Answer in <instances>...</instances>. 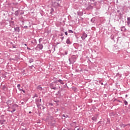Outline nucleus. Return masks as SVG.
Masks as SVG:
<instances>
[{
	"instance_id": "nucleus-1",
	"label": "nucleus",
	"mask_w": 130,
	"mask_h": 130,
	"mask_svg": "<svg viewBox=\"0 0 130 130\" xmlns=\"http://www.w3.org/2000/svg\"><path fill=\"white\" fill-rule=\"evenodd\" d=\"M61 4V0H57L56 2L53 3V5L55 7H61L60 5Z\"/></svg>"
},
{
	"instance_id": "nucleus-2",
	"label": "nucleus",
	"mask_w": 130,
	"mask_h": 130,
	"mask_svg": "<svg viewBox=\"0 0 130 130\" xmlns=\"http://www.w3.org/2000/svg\"><path fill=\"white\" fill-rule=\"evenodd\" d=\"M5 118V115H1V119H0V124H5L6 123V120L4 118Z\"/></svg>"
},
{
	"instance_id": "nucleus-3",
	"label": "nucleus",
	"mask_w": 130,
	"mask_h": 130,
	"mask_svg": "<svg viewBox=\"0 0 130 130\" xmlns=\"http://www.w3.org/2000/svg\"><path fill=\"white\" fill-rule=\"evenodd\" d=\"M50 88L52 90H57V88L54 86V84L53 83L50 84Z\"/></svg>"
},
{
	"instance_id": "nucleus-4",
	"label": "nucleus",
	"mask_w": 130,
	"mask_h": 130,
	"mask_svg": "<svg viewBox=\"0 0 130 130\" xmlns=\"http://www.w3.org/2000/svg\"><path fill=\"white\" fill-rule=\"evenodd\" d=\"M87 37H88V35L86 34V32H84L82 35V36L81 37V39L82 40H85Z\"/></svg>"
},
{
	"instance_id": "nucleus-5",
	"label": "nucleus",
	"mask_w": 130,
	"mask_h": 130,
	"mask_svg": "<svg viewBox=\"0 0 130 130\" xmlns=\"http://www.w3.org/2000/svg\"><path fill=\"white\" fill-rule=\"evenodd\" d=\"M36 103L38 107H39V106H41V103L40 102L39 99H36Z\"/></svg>"
},
{
	"instance_id": "nucleus-6",
	"label": "nucleus",
	"mask_w": 130,
	"mask_h": 130,
	"mask_svg": "<svg viewBox=\"0 0 130 130\" xmlns=\"http://www.w3.org/2000/svg\"><path fill=\"white\" fill-rule=\"evenodd\" d=\"M37 48H39V49H40V50H42V49L43 48V45H42V44H38Z\"/></svg>"
},
{
	"instance_id": "nucleus-7",
	"label": "nucleus",
	"mask_w": 130,
	"mask_h": 130,
	"mask_svg": "<svg viewBox=\"0 0 130 130\" xmlns=\"http://www.w3.org/2000/svg\"><path fill=\"white\" fill-rule=\"evenodd\" d=\"M69 61L70 62V64H72V63H74L75 62H76V60H73V59H71V58H69Z\"/></svg>"
},
{
	"instance_id": "nucleus-8",
	"label": "nucleus",
	"mask_w": 130,
	"mask_h": 130,
	"mask_svg": "<svg viewBox=\"0 0 130 130\" xmlns=\"http://www.w3.org/2000/svg\"><path fill=\"white\" fill-rule=\"evenodd\" d=\"M14 30L15 31H16V32H20V27H16L14 28Z\"/></svg>"
},
{
	"instance_id": "nucleus-9",
	"label": "nucleus",
	"mask_w": 130,
	"mask_h": 130,
	"mask_svg": "<svg viewBox=\"0 0 130 130\" xmlns=\"http://www.w3.org/2000/svg\"><path fill=\"white\" fill-rule=\"evenodd\" d=\"M53 81H54V83L55 84H57L58 80H57V78L54 77V78L53 79Z\"/></svg>"
},
{
	"instance_id": "nucleus-10",
	"label": "nucleus",
	"mask_w": 130,
	"mask_h": 130,
	"mask_svg": "<svg viewBox=\"0 0 130 130\" xmlns=\"http://www.w3.org/2000/svg\"><path fill=\"white\" fill-rule=\"evenodd\" d=\"M77 124V122H73L71 124V126H75V127H77V126H76Z\"/></svg>"
},
{
	"instance_id": "nucleus-11",
	"label": "nucleus",
	"mask_w": 130,
	"mask_h": 130,
	"mask_svg": "<svg viewBox=\"0 0 130 130\" xmlns=\"http://www.w3.org/2000/svg\"><path fill=\"white\" fill-rule=\"evenodd\" d=\"M91 119L93 120V121H97V116H94L92 117Z\"/></svg>"
},
{
	"instance_id": "nucleus-12",
	"label": "nucleus",
	"mask_w": 130,
	"mask_h": 130,
	"mask_svg": "<svg viewBox=\"0 0 130 130\" xmlns=\"http://www.w3.org/2000/svg\"><path fill=\"white\" fill-rule=\"evenodd\" d=\"M57 82L60 83V84H61V85H63L64 84V83H63V81L61 80V79L58 80Z\"/></svg>"
},
{
	"instance_id": "nucleus-13",
	"label": "nucleus",
	"mask_w": 130,
	"mask_h": 130,
	"mask_svg": "<svg viewBox=\"0 0 130 130\" xmlns=\"http://www.w3.org/2000/svg\"><path fill=\"white\" fill-rule=\"evenodd\" d=\"M126 125H127L123 124H122V123H120V127H121L122 128L125 127V126H126Z\"/></svg>"
},
{
	"instance_id": "nucleus-14",
	"label": "nucleus",
	"mask_w": 130,
	"mask_h": 130,
	"mask_svg": "<svg viewBox=\"0 0 130 130\" xmlns=\"http://www.w3.org/2000/svg\"><path fill=\"white\" fill-rule=\"evenodd\" d=\"M121 31H126V28H125V26L121 27Z\"/></svg>"
},
{
	"instance_id": "nucleus-15",
	"label": "nucleus",
	"mask_w": 130,
	"mask_h": 130,
	"mask_svg": "<svg viewBox=\"0 0 130 130\" xmlns=\"http://www.w3.org/2000/svg\"><path fill=\"white\" fill-rule=\"evenodd\" d=\"M67 44H71V41H70V39H67L66 40Z\"/></svg>"
},
{
	"instance_id": "nucleus-16",
	"label": "nucleus",
	"mask_w": 130,
	"mask_h": 130,
	"mask_svg": "<svg viewBox=\"0 0 130 130\" xmlns=\"http://www.w3.org/2000/svg\"><path fill=\"white\" fill-rule=\"evenodd\" d=\"M38 90H40V91H42V87H41V85H39L37 87Z\"/></svg>"
},
{
	"instance_id": "nucleus-17",
	"label": "nucleus",
	"mask_w": 130,
	"mask_h": 130,
	"mask_svg": "<svg viewBox=\"0 0 130 130\" xmlns=\"http://www.w3.org/2000/svg\"><path fill=\"white\" fill-rule=\"evenodd\" d=\"M127 24L128 26L130 25V17H127Z\"/></svg>"
},
{
	"instance_id": "nucleus-18",
	"label": "nucleus",
	"mask_w": 130,
	"mask_h": 130,
	"mask_svg": "<svg viewBox=\"0 0 130 130\" xmlns=\"http://www.w3.org/2000/svg\"><path fill=\"white\" fill-rule=\"evenodd\" d=\"M17 88L19 91H22V89H21V84H18Z\"/></svg>"
},
{
	"instance_id": "nucleus-19",
	"label": "nucleus",
	"mask_w": 130,
	"mask_h": 130,
	"mask_svg": "<svg viewBox=\"0 0 130 130\" xmlns=\"http://www.w3.org/2000/svg\"><path fill=\"white\" fill-rule=\"evenodd\" d=\"M14 15L15 16H16L17 17H18V16H19V11H15Z\"/></svg>"
},
{
	"instance_id": "nucleus-20",
	"label": "nucleus",
	"mask_w": 130,
	"mask_h": 130,
	"mask_svg": "<svg viewBox=\"0 0 130 130\" xmlns=\"http://www.w3.org/2000/svg\"><path fill=\"white\" fill-rule=\"evenodd\" d=\"M78 16H83V12L81 11H79L77 13Z\"/></svg>"
},
{
	"instance_id": "nucleus-21",
	"label": "nucleus",
	"mask_w": 130,
	"mask_h": 130,
	"mask_svg": "<svg viewBox=\"0 0 130 130\" xmlns=\"http://www.w3.org/2000/svg\"><path fill=\"white\" fill-rule=\"evenodd\" d=\"M34 61V60L32 58H30L29 59V63H31V62H33Z\"/></svg>"
},
{
	"instance_id": "nucleus-22",
	"label": "nucleus",
	"mask_w": 130,
	"mask_h": 130,
	"mask_svg": "<svg viewBox=\"0 0 130 130\" xmlns=\"http://www.w3.org/2000/svg\"><path fill=\"white\" fill-rule=\"evenodd\" d=\"M53 12H54V9H53V8H51L50 14H51V15H52V13H53Z\"/></svg>"
},
{
	"instance_id": "nucleus-23",
	"label": "nucleus",
	"mask_w": 130,
	"mask_h": 130,
	"mask_svg": "<svg viewBox=\"0 0 130 130\" xmlns=\"http://www.w3.org/2000/svg\"><path fill=\"white\" fill-rule=\"evenodd\" d=\"M42 40H43V39H42V38L39 39V42L40 44L41 43V42L42 41Z\"/></svg>"
},
{
	"instance_id": "nucleus-24",
	"label": "nucleus",
	"mask_w": 130,
	"mask_h": 130,
	"mask_svg": "<svg viewBox=\"0 0 130 130\" xmlns=\"http://www.w3.org/2000/svg\"><path fill=\"white\" fill-rule=\"evenodd\" d=\"M68 32L69 33H74V31L71 29L69 30Z\"/></svg>"
},
{
	"instance_id": "nucleus-25",
	"label": "nucleus",
	"mask_w": 130,
	"mask_h": 130,
	"mask_svg": "<svg viewBox=\"0 0 130 130\" xmlns=\"http://www.w3.org/2000/svg\"><path fill=\"white\" fill-rule=\"evenodd\" d=\"M124 103L125 105H127V104H128V103H127V102L126 101H125L124 102Z\"/></svg>"
},
{
	"instance_id": "nucleus-26",
	"label": "nucleus",
	"mask_w": 130,
	"mask_h": 130,
	"mask_svg": "<svg viewBox=\"0 0 130 130\" xmlns=\"http://www.w3.org/2000/svg\"><path fill=\"white\" fill-rule=\"evenodd\" d=\"M15 110H16V109H14L13 111H11V113H13V112H15Z\"/></svg>"
},
{
	"instance_id": "nucleus-27",
	"label": "nucleus",
	"mask_w": 130,
	"mask_h": 130,
	"mask_svg": "<svg viewBox=\"0 0 130 130\" xmlns=\"http://www.w3.org/2000/svg\"><path fill=\"white\" fill-rule=\"evenodd\" d=\"M24 28L25 29H27V28H28V26L27 25H25V26H24Z\"/></svg>"
},
{
	"instance_id": "nucleus-28",
	"label": "nucleus",
	"mask_w": 130,
	"mask_h": 130,
	"mask_svg": "<svg viewBox=\"0 0 130 130\" xmlns=\"http://www.w3.org/2000/svg\"><path fill=\"white\" fill-rule=\"evenodd\" d=\"M65 35H66L67 36H68V31H66V32H65Z\"/></svg>"
},
{
	"instance_id": "nucleus-29",
	"label": "nucleus",
	"mask_w": 130,
	"mask_h": 130,
	"mask_svg": "<svg viewBox=\"0 0 130 130\" xmlns=\"http://www.w3.org/2000/svg\"><path fill=\"white\" fill-rule=\"evenodd\" d=\"M27 49H28V50H31V48L27 47Z\"/></svg>"
},
{
	"instance_id": "nucleus-30",
	"label": "nucleus",
	"mask_w": 130,
	"mask_h": 130,
	"mask_svg": "<svg viewBox=\"0 0 130 130\" xmlns=\"http://www.w3.org/2000/svg\"><path fill=\"white\" fill-rule=\"evenodd\" d=\"M68 54V51H65V55H67Z\"/></svg>"
},
{
	"instance_id": "nucleus-31",
	"label": "nucleus",
	"mask_w": 130,
	"mask_h": 130,
	"mask_svg": "<svg viewBox=\"0 0 130 130\" xmlns=\"http://www.w3.org/2000/svg\"><path fill=\"white\" fill-rule=\"evenodd\" d=\"M21 91H22V92H23L24 93H25V90H23V89H21Z\"/></svg>"
},
{
	"instance_id": "nucleus-32",
	"label": "nucleus",
	"mask_w": 130,
	"mask_h": 130,
	"mask_svg": "<svg viewBox=\"0 0 130 130\" xmlns=\"http://www.w3.org/2000/svg\"><path fill=\"white\" fill-rule=\"evenodd\" d=\"M64 37H62V38H61L62 40H63V39H64Z\"/></svg>"
},
{
	"instance_id": "nucleus-33",
	"label": "nucleus",
	"mask_w": 130,
	"mask_h": 130,
	"mask_svg": "<svg viewBox=\"0 0 130 130\" xmlns=\"http://www.w3.org/2000/svg\"><path fill=\"white\" fill-rule=\"evenodd\" d=\"M63 117H66V115H62Z\"/></svg>"
},
{
	"instance_id": "nucleus-34",
	"label": "nucleus",
	"mask_w": 130,
	"mask_h": 130,
	"mask_svg": "<svg viewBox=\"0 0 130 130\" xmlns=\"http://www.w3.org/2000/svg\"><path fill=\"white\" fill-rule=\"evenodd\" d=\"M40 102L41 103V99H40Z\"/></svg>"
},
{
	"instance_id": "nucleus-35",
	"label": "nucleus",
	"mask_w": 130,
	"mask_h": 130,
	"mask_svg": "<svg viewBox=\"0 0 130 130\" xmlns=\"http://www.w3.org/2000/svg\"><path fill=\"white\" fill-rule=\"evenodd\" d=\"M35 97H37V94H35Z\"/></svg>"
},
{
	"instance_id": "nucleus-36",
	"label": "nucleus",
	"mask_w": 130,
	"mask_h": 130,
	"mask_svg": "<svg viewBox=\"0 0 130 130\" xmlns=\"http://www.w3.org/2000/svg\"><path fill=\"white\" fill-rule=\"evenodd\" d=\"M127 96H128L127 94H126V95H125V97H126V98L127 97Z\"/></svg>"
},
{
	"instance_id": "nucleus-37",
	"label": "nucleus",
	"mask_w": 130,
	"mask_h": 130,
	"mask_svg": "<svg viewBox=\"0 0 130 130\" xmlns=\"http://www.w3.org/2000/svg\"><path fill=\"white\" fill-rule=\"evenodd\" d=\"M24 45H25V46H27V44H25Z\"/></svg>"
},
{
	"instance_id": "nucleus-38",
	"label": "nucleus",
	"mask_w": 130,
	"mask_h": 130,
	"mask_svg": "<svg viewBox=\"0 0 130 130\" xmlns=\"http://www.w3.org/2000/svg\"><path fill=\"white\" fill-rule=\"evenodd\" d=\"M77 130H80V128H77Z\"/></svg>"
},
{
	"instance_id": "nucleus-39",
	"label": "nucleus",
	"mask_w": 130,
	"mask_h": 130,
	"mask_svg": "<svg viewBox=\"0 0 130 130\" xmlns=\"http://www.w3.org/2000/svg\"><path fill=\"white\" fill-rule=\"evenodd\" d=\"M29 114L31 113V112H29Z\"/></svg>"
},
{
	"instance_id": "nucleus-40",
	"label": "nucleus",
	"mask_w": 130,
	"mask_h": 130,
	"mask_svg": "<svg viewBox=\"0 0 130 130\" xmlns=\"http://www.w3.org/2000/svg\"><path fill=\"white\" fill-rule=\"evenodd\" d=\"M61 36H62V34L61 35Z\"/></svg>"
},
{
	"instance_id": "nucleus-41",
	"label": "nucleus",
	"mask_w": 130,
	"mask_h": 130,
	"mask_svg": "<svg viewBox=\"0 0 130 130\" xmlns=\"http://www.w3.org/2000/svg\"><path fill=\"white\" fill-rule=\"evenodd\" d=\"M31 67H34V66H32Z\"/></svg>"
},
{
	"instance_id": "nucleus-42",
	"label": "nucleus",
	"mask_w": 130,
	"mask_h": 130,
	"mask_svg": "<svg viewBox=\"0 0 130 130\" xmlns=\"http://www.w3.org/2000/svg\"><path fill=\"white\" fill-rule=\"evenodd\" d=\"M128 125H130V124H128Z\"/></svg>"
},
{
	"instance_id": "nucleus-43",
	"label": "nucleus",
	"mask_w": 130,
	"mask_h": 130,
	"mask_svg": "<svg viewBox=\"0 0 130 130\" xmlns=\"http://www.w3.org/2000/svg\"><path fill=\"white\" fill-rule=\"evenodd\" d=\"M35 41H36V40H35Z\"/></svg>"
}]
</instances>
